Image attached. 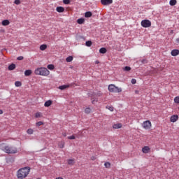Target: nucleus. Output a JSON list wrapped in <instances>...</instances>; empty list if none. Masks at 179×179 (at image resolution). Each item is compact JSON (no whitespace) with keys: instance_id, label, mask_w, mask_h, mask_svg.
I'll return each mask as SVG.
<instances>
[{"instance_id":"nucleus-15","label":"nucleus","mask_w":179,"mask_h":179,"mask_svg":"<svg viewBox=\"0 0 179 179\" xmlns=\"http://www.w3.org/2000/svg\"><path fill=\"white\" fill-rule=\"evenodd\" d=\"M16 65L13 63H12L10 65L8 66V70L9 71H14L15 69Z\"/></svg>"},{"instance_id":"nucleus-44","label":"nucleus","mask_w":179,"mask_h":179,"mask_svg":"<svg viewBox=\"0 0 179 179\" xmlns=\"http://www.w3.org/2000/svg\"><path fill=\"white\" fill-rule=\"evenodd\" d=\"M105 166H106V167H110V163L106 162V163H105Z\"/></svg>"},{"instance_id":"nucleus-47","label":"nucleus","mask_w":179,"mask_h":179,"mask_svg":"<svg viewBox=\"0 0 179 179\" xmlns=\"http://www.w3.org/2000/svg\"><path fill=\"white\" fill-rule=\"evenodd\" d=\"M62 135L65 137L66 136V133H62Z\"/></svg>"},{"instance_id":"nucleus-18","label":"nucleus","mask_w":179,"mask_h":179,"mask_svg":"<svg viewBox=\"0 0 179 179\" xmlns=\"http://www.w3.org/2000/svg\"><path fill=\"white\" fill-rule=\"evenodd\" d=\"M92 15H93V13H92L91 11H87L85 13V17H92Z\"/></svg>"},{"instance_id":"nucleus-50","label":"nucleus","mask_w":179,"mask_h":179,"mask_svg":"<svg viewBox=\"0 0 179 179\" xmlns=\"http://www.w3.org/2000/svg\"><path fill=\"white\" fill-rule=\"evenodd\" d=\"M95 64H99V61H96Z\"/></svg>"},{"instance_id":"nucleus-32","label":"nucleus","mask_w":179,"mask_h":179,"mask_svg":"<svg viewBox=\"0 0 179 179\" xmlns=\"http://www.w3.org/2000/svg\"><path fill=\"white\" fill-rule=\"evenodd\" d=\"M94 96H96L97 97H101V96H103V94L100 91H99L97 93H94Z\"/></svg>"},{"instance_id":"nucleus-1","label":"nucleus","mask_w":179,"mask_h":179,"mask_svg":"<svg viewBox=\"0 0 179 179\" xmlns=\"http://www.w3.org/2000/svg\"><path fill=\"white\" fill-rule=\"evenodd\" d=\"M29 174H30V167L25 166L24 168H20L17 171V178L18 179H24Z\"/></svg>"},{"instance_id":"nucleus-13","label":"nucleus","mask_w":179,"mask_h":179,"mask_svg":"<svg viewBox=\"0 0 179 179\" xmlns=\"http://www.w3.org/2000/svg\"><path fill=\"white\" fill-rule=\"evenodd\" d=\"M68 87H69V85H64L59 86L58 89H59V90H65V89H68Z\"/></svg>"},{"instance_id":"nucleus-6","label":"nucleus","mask_w":179,"mask_h":179,"mask_svg":"<svg viewBox=\"0 0 179 179\" xmlns=\"http://www.w3.org/2000/svg\"><path fill=\"white\" fill-rule=\"evenodd\" d=\"M142 127L144 128V129H150V127H152V122L149 120H146L143 122Z\"/></svg>"},{"instance_id":"nucleus-22","label":"nucleus","mask_w":179,"mask_h":179,"mask_svg":"<svg viewBox=\"0 0 179 179\" xmlns=\"http://www.w3.org/2000/svg\"><path fill=\"white\" fill-rule=\"evenodd\" d=\"M41 51H45L47 50V45L43 44L40 46Z\"/></svg>"},{"instance_id":"nucleus-31","label":"nucleus","mask_w":179,"mask_h":179,"mask_svg":"<svg viewBox=\"0 0 179 179\" xmlns=\"http://www.w3.org/2000/svg\"><path fill=\"white\" fill-rule=\"evenodd\" d=\"M85 45H86L87 47H92V42H91V41H87L85 42Z\"/></svg>"},{"instance_id":"nucleus-28","label":"nucleus","mask_w":179,"mask_h":179,"mask_svg":"<svg viewBox=\"0 0 179 179\" xmlns=\"http://www.w3.org/2000/svg\"><path fill=\"white\" fill-rule=\"evenodd\" d=\"M15 85L16 87H20V86H22V83L20 81H15Z\"/></svg>"},{"instance_id":"nucleus-11","label":"nucleus","mask_w":179,"mask_h":179,"mask_svg":"<svg viewBox=\"0 0 179 179\" xmlns=\"http://www.w3.org/2000/svg\"><path fill=\"white\" fill-rule=\"evenodd\" d=\"M67 164L69 166H73L75 164V159H67Z\"/></svg>"},{"instance_id":"nucleus-37","label":"nucleus","mask_w":179,"mask_h":179,"mask_svg":"<svg viewBox=\"0 0 179 179\" xmlns=\"http://www.w3.org/2000/svg\"><path fill=\"white\" fill-rule=\"evenodd\" d=\"M106 108L110 111H114V107L113 106H106Z\"/></svg>"},{"instance_id":"nucleus-26","label":"nucleus","mask_w":179,"mask_h":179,"mask_svg":"<svg viewBox=\"0 0 179 179\" xmlns=\"http://www.w3.org/2000/svg\"><path fill=\"white\" fill-rule=\"evenodd\" d=\"M59 148H60V149H64V146H65V143L64 142H60L58 144Z\"/></svg>"},{"instance_id":"nucleus-30","label":"nucleus","mask_w":179,"mask_h":179,"mask_svg":"<svg viewBox=\"0 0 179 179\" xmlns=\"http://www.w3.org/2000/svg\"><path fill=\"white\" fill-rule=\"evenodd\" d=\"M40 117H43V115H41V113L37 112V113L35 114V118H40Z\"/></svg>"},{"instance_id":"nucleus-12","label":"nucleus","mask_w":179,"mask_h":179,"mask_svg":"<svg viewBox=\"0 0 179 179\" xmlns=\"http://www.w3.org/2000/svg\"><path fill=\"white\" fill-rule=\"evenodd\" d=\"M122 127V124L121 123L115 124L113 126V128L114 129H120Z\"/></svg>"},{"instance_id":"nucleus-24","label":"nucleus","mask_w":179,"mask_h":179,"mask_svg":"<svg viewBox=\"0 0 179 179\" xmlns=\"http://www.w3.org/2000/svg\"><path fill=\"white\" fill-rule=\"evenodd\" d=\"M34 133V130H33L32 129H28L27 130V134H28V135H33Z\"/></svg>"},{"instance_id":"nucleus-29","label":"nucleus","mask_w":179,"mask_h":179,"mask_svg":"<svg viewBox=\"0 0 179 179\" xmlns=\"http://www.w3.org/2000/svg\"><path fill=\"white\" fill-rule=\"evenodd\" d=\"M91 112H92V109H90V108H86L85 110V114H90Z\"/></svg>"},{"instance_id":"nucleus-35","label":"nucleus","mask_w":179,"mask_h":179,"mask_svg":"<svg viewBox=\"0 0 179 179\" xmlns=\"http://www.w3.org/2000/svg\"><path fill=\"white\" fill-rule=\"evenodd\" d=\"M124 71H125L126 72H129V71H131V68L128 66H126L124 69Z\"/></svg>"},{"instance_id":"nucleus-16","label":"nucleus","mask_w":179,"mask_h":179,"mask_svg":"<svg viewBox=\"0 0 179 179\" xmlns=\"http://www.w3.org/2000/svg\"><path fill=\"white\" fill-rule=\"evenodd\" d=\"M51 104H52V101L51 100H48V101H46L44 103V106L45 107H50V106H51Z\"/></svg>"},{"instance_id":"nucleus-20","label":"nucleus","mask_w":179,"mask_h":179,"mask_svg":"<svg viewBox=\"0 0 179 179\" xmlns=\"http://www.w3.org/2000/svg\"><path fill=\"white\" fill-rule=\"evenodd\" d=\"M77 23L78 24H83L85 23V18H79L77 20Z\"/></svg>"},{"instance_id":"nucleus-8","label":"nucleus","mask_w":179,"mask_h":179,"mask_svg":"<svg viewBox=\"0 0 179 179\" xmlns=\"http://www.w3.org/2000/svg\"><path fill=\"white\" fill-rule=\"evenodd\" d=\"M56 10L59 13H62L63 12H65V8H64L62 6H58L56 8Z\"/></svg>"},{"instance_id":"nucleus-2","label":"nucleus","mask_w":179,"mask_h":179,"mask_svg":"<svg viewBox=\"0 0 179 179\" xmlns=\"http://www.w3.org/2000/svg\"><path fill=\"white\" fill-rule=\"evenodd\" d=\"M0 149H2V150L5 152V153H8V155H15V153H17V148L15 147L0 145Z\"/></svg>"},{"instance_id":"nucleus-41","label":"nucleus","mask_w":179,"mask_h":179,"mask_svg":"<svg viewBox=\"0 0 179 179\" xmlns=\"http://www.w3.org/2000/svg\"><path fill=\"white\" fill-rule=\"evenodd\" d=\"M14 3L15 5H20V0H15Z\"/></svg>"},{"instance_id":"nucleus-36","label":"nucleus","mask_w":179,"mask_h":179,"mask_svg":"<svg viewBox=\"0 0 179 179\" xmlns=\"http://www.w3.org/2000/svg\"><path fill=\"white\" fill-rule=\"evenodd\" d=\"M174 102L176 103V104H179V96H176L174 98Z\"/></svg>"},{"instance_id":"nucleus-21","label":"nucleus","mask_w":179,"mask_h":179,"mask_svg":"<svg viewBox=\"0 0 179 179\" xmlns=\"http://www.w3.org/2000/svg\"><path fill=\"white\" fill-rule=\"evenodd\" d=\"M100 54H106L107 52V49L106 48H101L99 49Z\"/></svg>"},{"instance_id":"nucleus-5","label":"nucleus","mask_w":179,"mask_h":179,"mask_svg":"<svg viewBox=\"0 0 179 179\" xmlns=\"http://www.w3.org/2000/svg\"><path fill=\"white\" fill-rule=\"evenodd\" d=\"M142 27L148 28L152 26V22L149 20H143L141 21Z\"/></svg>"},{"instance_id":"nucleus-25","label":"nucleus","mask_w":179,"mask_h":179,"mask_svg":"<svg viewBox=\"0 0 179 179\" xmlns=\"http://www.w3.org/2000/svg\"><path fill=\"white\" fill-rule=\"evenodd\" d=\"M66 62H72V61H73V57L72 56H69L66 59Z\"/></svg>"},{"instance_id":"nucleus-43","label":"nucleus","mask_w":179,"mask_h":179,"mask_svg":"<svg viewBox=\"0 0 179 179\" xmlns=\"http://www.w3.org/2000/svg\"><path fill=\"white\" fill-rule=\"evenodd\" d=\"M96 101V103H97V101H98V100H97V99H92V104H94V102Z\"/></svg>"},{"instance_id":"nucleus-17","label":"nucleus","mask_w":179,"mask_h":179,"mask_svg":"<svg viewBox=\"0 0 179 179\" xmlns=\"http://www.w3.org/2000/svg\"><path fill=\"white\" fill-rule=\"evenodd\" d=\"M150 150V148L149 147H148V146H145L142 149L143 153H148Z\"/></svg>"},{"instance_id":"nucleus-49","label":"nucleus","mask_w":179,"mask_h":179,"mask_svg":"<svg viewBox=\"0 0 179 179\" xmlns=\"http://www.w3.org/2000/svg\"><path fill=\"white\" fill-rule=\"evenodd\" d=\"M176 43H179V38H177V39H176Z\"/></svg>"},{"instance_id":"nucleus-3","label":"nucleus","mask_w":179,"mask_h":179,"mask_svg":"<svg viewBox=\"0 0 179 179\" xmlns=\"http://www.w3.org/2000/svg\"><path fill=\"white\" fill-rule=\"evenodd\" d=\"M36 75H41V76H48L50 75V71L47 68L41 67L35 70Z\"/></svg>"},{"instance_id":"nucleus-40","label":"nucleus","mask_w":179,"mask_h":179,"mask_svg":"<svg viewBox=\"0 0 179 179\" xmlns=\"http://www.w3.org/2000/svg\"><path fill=\"white\" fill-rule=\"evenodd\" d=\"M141 62L142 64H148V59H143L141 60Z\"/></svg>"},{"instance_id":"nucleus-4","label":"nucleus","mask_w":179,"mask_h":179,"mask_svg":"<svg viewBox=\"0 0 179 179\" xmlns=\"http://www.w3.org/2000/svg\"><path fill=\"white\" fill-rule=\"evenodd\" d=\"M108 89L111 93H121V92H122L121 88H119L113 84L109 85Z\"/></svg>"},{"instance_id":"nucleus-38","label":"nucleus","mask_w":179,"mask_h":179,"mask_svg":"<svg viewBox=\"0 0 179 179\" xmlns=\"http://www.w3.org/2000/svg\"><path fill=\"white\" fill-rule=\"evenodd\" d=\"M76 137H75L74 135L70 136L67 137V139H70V140H73V139H76Z\"/></svg>"},{"instance_id":"nucleus-45","label":"nucleus","mask_w":179,"mask_h":179,"mask_svg":"<svg viewBox=\"0 0 179 179\" xmlns=\"http://www.w3.org/2000/svg\"><path fill=\"white\" fill-rule=\"evenodd\" d=\"M96 159V157H94V156H92V157H91V160H94Z\"/></svg>"},{"instance_id":"nucleus-39","label":"nucleus","mask_w":179,"mask_h":179,"mask_svg":"<svg viewBox=\"0 0 179 179\" xmlns=\"http://www.w3.org/2000/svg\"><path fill=\"white\" fill-rule=\"evenodd\" d=\"M24 59V57H23V56H19L17 57V61H23Z\"/></svg>"},{"instance_id":"nucleus-34","label":"nucleus","mask_w":179,"mask_h":179,"mask_svg":"<svg viewBox=\"0 0 179 179\" xmlns=\"http://www.w3.org/2000/svg\"><path fill=\"white\" fill-rule=\"evenodd\" d=\"M43 122H41V121H40V122H37L36 123V127H41V125H43Z\"/></svg>"},{"instance_id":"nucleus-19","label":"nucleus","mask_w":179,"mask_h":179,"mask_svg":"<svg viewBox=\"0 0 179 179\" xmlns=\"http://www.w3.org/2000/svg\"><path fill=\"white\" fill-rule=\"evenodd\" d=\"M169 5L171 6H175V5H177V0H170Z\"/></svg>"},{"instance_id":"nucleus-27","label":"nucleus","mask_w":179,"mask_h":179,"mask_svg":"<svg viewBox=\"0 0 179 179\" xmlns=\"http://www.w3.org/2000/svg\"><path fill=\"white\" fill-rule=\"evenodd\" d=\"M55 66L53 64H49L48 65V69H50V71H53L55 69Z\"/></svg>"},{"instance_id":"nucleus-42","label":"nucleus","mask_w":179,"mask_h":179,"mask_svg":"<svg viewBox=\"0 0 179 179\" xmlns=\"http://www.w3.org/2000/svg\"><path fill=\"white\" fill-rule=\"evenodd\" d=\"M131 82L132 85H135V83H136V79L133 78V79H131Z\"/></svg>"},{"instance_id":"nucleus-33","label":"nucleus","mask_w":179,"mask_h":179,"mask_svg":"<svg viewBox=\"0 0 179 179\" xmlns=\"http://www.w3.org/2000/svg\"><path fill=\"white\" fill-rule=\"evenodd\" d=\"M63 3H64V5H69L71 3V0H63Z\"/></svg>"},{"instance_id":"nucleus-9","label":"nucleus","mask_w":179,"mask_h":179,"mask_svg":"<svg viewBox=\"0 0 179 179\" xmlns=\"http://www.w3.org/2000/svg\"><path fill=\"white\" fill-rule=\"evenodd\" d=\"M178 120V115H173L171 117V122H176V121Z\"/></svg>"},{"instance_id":"nucleus-10","label":"nucleus","mask_w":179,"mask_h":179,"mask_svg":"<svg viewBox=\"0 0 179 179\" xmlns=\"http://www.w3.org/2000/svg\"><path fill=\"white\" fill-rule=\"evenodd\" d=\"M179 54V50L177 49H174L171 51V55L172 57H177Z\"/></svg>"},{"instance_id":"nucleus-46","label":"nucleus","mask_w":179,"mask_h":179,"mask_svg":"<svg viewBox=\"0 0 179 179\" xmlns=\"http://www.w3.org/2000/svg\"><path fill=\"white\" fill-rule=\"evenodd\" d=\"M1 114H3V110L0 109V115H1Z\"/></svg>"},{"instance_id":"nucleus-7","label":"nucleus","mask_w":179,"mask_h":179,"mask_svg":"<svg viewBox=\"0 0 179 179\" xmlns=\"http://www.w3.org/2000/svg\"><path fill=\"white\" fill-rule=\"evenodd\" d=\"M101 3L104 6H107L113 3V0H101Z\"/></svg>"},{"instance_id":"nucleus-23","label":"nucleus","mask_w":179,"mask_h":179,"mask_svg":"<svg viewBox=\"0 0 179 179\" xmlns=\"http://www.w3.org/2000/svg\"><path fill=\"white\" fill-rule=\"evenodd\" d=\"M30 75H31V70H26L24 71L25 76H30Z\"/></svg>"},{"instance_id":"nucleus-14","label":"nucleus","mask_w":179,"mask_h":179,"mask_svg":"<svg viewBox=\"0 0 179 179\" xmlns=\"http://www.w3.org/2000/svg\"><path fill=\"white\" fill-rule=\"evenodd\" d=\"M10 22H9L8 20H3L1 22L2 26H9Z\"/></svg>"},{"instance_id":"nucleus-48","label":"nucleus","mask_w":179,"mask_h":179,"mask_svg":"<svg viewBox=\"0 0 179 179\" xmlns=\"http://www.w3.org/2000/svg\"><path fill=\"white\" fill-rule=\"evenodd\" d=\"M56 179H64V178H62V177H59V178H57Z\"/></svg>"}]
</instances>
